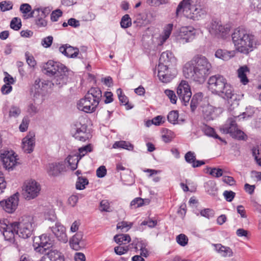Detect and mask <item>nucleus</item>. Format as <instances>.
Returning <instances> with one entry per match:
<instances>
[{
	"label": "nucleus",
	"mask_w": 261,
	"mask_h": 261,
	"mask_svg": "<svg viewBox=\"0 0 261 261\" xmlns=\"http://www.w3.org/2000/svg\"><path fill=\"white\" fill-rule=\"evenodd\" d=\"M7 222V220H0V231L5 240L11 242H14L15 234L23 239L30 237L37 225L32 216H23L10 225Z\"/></svg>",
	"instance_id": "f257e3e1"
},
{
	"label": "nucleus",
	"mask_w": 261,
	"mask_h": 261,
	"mask_svg": "<svg viewBox=\"0 0 261 261\" xmlns=\"http://www.w3.org/2000/svg\"><path fill=\"white\" fill-rule=\"evenodd\" d=\"M212 69V64L207 58L202 55H196L185 64L183 73L186 78L202 84Z\"/></svg>",
	"instance_id": "f03ea898"
},
{
	"label": "nucleus",
	"mask_w": 261,
	"mask_h": 261,
	"mask_svg": "<svg viewBox=\"0 0 261 261\" xmlns=\"http://www.w3.org/2000/svg\"><path fill=\"white\" fill-rule=\"evenodd\" d=\"M176 64V59L171 52L166 51L162 53L159 59L157 75L160 81L167 83L174 79L176 74L174 68Z\"/></svg>",
	"instance_id": "7ed1b4c3"
},
{
	"label": "nucleus",
	"mask_w": 261,
	"mask_h": 261,
	"mask_svg": "<svg viewBox=\"0 0 261 261\" xmlns=\"http://www.w3.org/2000/svg\"><path fill=\"white\" fill-rule=\"evenodd\" d=\"M182 13L188 19L199 20L206 15L207 12L200 0H182L176 10L177 16Z\"/></svg>",
	"instance_id": "20e7f679"
},
{
	"label": "nucleus",
	"mask_w": 261,
	"mask_h": 261,
	"mask_svg": "<svg viewBox=\"0 0 261 261\" xmlns=\"http://www.w3.org/2000/svg\"><path fill=\"white\" fill-rule=\"evenodd\" d=\"M232 41L236 50L244 54H248L252 50L254 36L246 30L238 28L231 35Z\"/></svg>",
	"instance_id": "39448f33"
},
{
	"label": "nucleus",
	"mask_w": 261,
	"mask_h": 261,
	"mask_svg": "<svg viewBox=\"0 0 261 261\" xmlns=\"http://www.w3.org/2000/svg\"><path fill=\"white\" fill-rule=\"evenodd\" d=\"M232 112V117L227 119L225 123L220 127V130L224 134H229L232 138L238 140H244V133L240 129L237 123V119L240 116L236 112Z\"/></svg>",
	"instance_id": "423d86ee"
},
{
	"label": "nucleus",
	"mask_w": 261,
	"mask_h": 261,
	"mask_svg": "<svg viewBox=\"0 0 261 261\" xmlns=\"http://www.w3.org/2000/svg\"><path fill=\"white\" fill-rule=\"evenodd\" d=\"M225 85L220 92H218L217 95L227 99L229 103H232L229 110L230 111H232L235 108H237L239 106L238 95L234 93L233 89L230 84L226 82Z\"/></svg>",
	"instance_id": "0eeeda50"
},
{
	"label": "nucleus",
	"mask_w": 261,
	"mask_h": 261,
	"mask_svg": "<svg viewBox=\"0 0 261 261\" xmlns=\"http://www.w3.org/2000/svg\"><path fill=\"white\" fill-rule=\"evenodd\" d=\"M40 190V185L35 180H31L24 183L22 194L26 200H30L37 197Z\"/></svg>",
	"instance_id": "6e6552de"
},
{
	"label": "nucleus",
	"mask_w": 261,
	"mask_h": 261,
	"mask_svg": "<svg viewBox=\"0 0 261 261\" xmlns=\"http://www.w3.org/2000/svg\"><path fill=\"white\" fill-rule=\"evenodd\" d=\"M226 82V79L221 75H212L208 80L207 88L213 94H217L220 92Z\"/></svg>",
	"instance_id": "1a4fd4ad"
},
{
	"label": "nucleus",
	"mask_w": 261,
	"mask_h": 261,
	"mask_svg": "<svg viewBox=\"0 0 261 261\" xmlns=\"http://www.w3.org/2000/svg\"><path fill=\"white\" fill-rule=\"evenodd\" d=\"M209 32L218 38H224L228 34L229 29L225 27L221 21L213 20L208 26Z\"/></svg>",
	"instance_id": "9d476101"
},
{
	"label": "nucleus",
	"mask_w": 261,
	"mask_h": 261,
	"mask_svg": "<svg viewBox=\"0 0 261 261\" xmlns=\"http://www.w3.org/2000/svg\"><path fill=\"white\" fill-rule=\"evenodd\" d=\"M47 87L48 84L46 81L41 82L39 79L36 80L31 88V93L34 100L42 98L47 92Z\"/></svg>",
	"instance_id": "9b49d317"
},
{
	"label": "nucleus",
	"mask_w": 261,
	"mask_h": 261,
	"mask_svg": "<svg viewBox=\"0 0 261 261\" xmlns=\"http://www.w3.org/2000/svg\"><path fill=\"white\" fill-rule=\"evenodd\" d=\"M176 92L179 99L185 106H186L192 96L190 87L188 82L182 81L177 87Z\"/></svg>",
	"instance_id": "f8f14e48"
},
{
	"label": "nucleus",
	"mask_w": 261,
	"mask_h": 261,
	"mask_svg": "<svg viewBox=\"0 0 261 261\" xmlns=\"http://www.w3.org/2000/svg\"><path fill=\"white\" fill-rule=\"evenodd\" d=\"M45 73L49 76L59 74L60 72L67 71V67L58 62L53 60H49L43 66Z\"/></svg>",
	"instance_id": "ddd939ff"
},
{
	"label": "nucleus",
	"mask_w": 261,
	"mask_h": 261,
	"mask_svg": "<svg viewBox=\"0 0 261 261\" xmlns=\"http://www.w3.org/2000/svg\"><path fill=\"white\" fill-rule=\"evenodd\" d=\"M19 194L17 192L8 199L0 201L1 206L8 213H13L17 208L19 202Z\"/></svg>",
	"instance_id": "4468645a"
},
{
	"label": "nucleus",
	"mask_w": 261,
	"mask_h": 261,
	"mask_svg": "<svg viewBox=\"0 0 261 261\" xmlns=\"http://www.w3.org/2000/svg\"><path fill=\"white\" fill-rule=\"evenodd\" d=\"M75 132L73 134V137L81 142H85L91 138V134L87 131V126L86 124H82L80 122H76L74 124Z\"/></svg>",
	"instance_id": "2eb2a0df"
},
{
	"label": "nucleus",
	"mask_w": 261,
	"mask_h": 261,
	"mask_svg": "<svg viewBox=\"0 0 261 261\" xmlns=\"http://www.w3.org/2000/svg\"><path fill=\"white\" fill-rule=\"evenodd\" d=\"M36 245H38V246L35 247V250L43 253L47 249L53 246V243L46 234H43L38 238L35 239L34 243V246Z\"/></svg>",
	"instance_id": "dca6fc26"
},
{
	"label": "nucleus",
	"mask_w": 261,
	"mask_h": 261,
	"mask_svg": "<svg viewBox=\"0 0 261 261\" xmlns=\"http://www.w3.org/2000/svg\"><path fill=\"white\" fill-rule=\"evenodd\" d=\"M49 229L53 232L59 241L63 243H66L68 242L66 228L61 223L56 222L54 225L49 226Z\"/></svg>",
	"instance_id": "f3484780"
},
{
	"label": "nucleus",
	"mask_w": 261,
	"mask_h": 261,
	"mask_svg": "<svg viewBox=\"0 0 261 261\" xmlns=\"http://www.w3.org/2000/svg\"><path fill=\"white\" fill-rule=\"evenodd\" d=\"M35 145V134L34 132H30L22 140V149L24 152L30 153L34 150Z\"/></svg>",
	"instance_id": "a211bd4d"
},
{
	"label": "nucleus",
	"mask_w": 261,
	"mask_h": 261,
	"mask_svg": "<svg viewBox=\"0 0 261 261\" xmlns=\"http://www.w3.org/2000/svg\"><path fill=\"white\" fill-rule=\"evenodd\" d=\"M98 105L90 102V99H88L86 95L84 98L81 99L77 103V108L82 111L87 113H91L96 111Z\"/></svg>",
	"instance_id": "6ab92c4d"
},
{
	"label": "nucleus",
	"mask_w": 261,
	"mask_h": 261,
	"mask_svg": "<svg viewBox=\"0 0 261 261\" xmlns=\"http://www.w3.org/2000/svg\"><path fill=\"white\" fill-rule=\"evenodd\" d=\"M13 151H8L2 154V159L4 167L8 170H12L13 168L17 165V159Z\"/></svg>",
	"instance_id": "aec40b11"
},
{
	"label": "nucleus",
	"mask_w": 261,
	"mask_h": 261,
	"mask_svg": "<svg viewBox=\"0 0 261 261\" xmlns=\"http://www.w3.org/2000/svg\"><path fill=\"white\" fill-rule=\"evenodd\" d=\"M195 30L192 27H182L180 29L179 37L183 43L192 41L195 36Z\"/></svg>",
	"instance_id": "412c9836"
},
{
	"label": "nucleus",
	"mask_w": 261,
	"mask_h": 261,
	"mask_svg": "<svg viewBox=\"0 0 261 261\" xmlns=\"http://www.w3.org/2000/svg\"><path fill=\"white\" fill-rule=\"evenodd\" d=\"M70 247L75 250H79L85 246L83 240V234L81 231L77 232L72 237L69 241Z\"/></svg>",
	"instance_id": "4be33fe9"
},
{
	"label": "nucleus",
	"mask_w": 261,
	"mask_h": 261,
	"mask_svg": "<svg viewBox=\"0 0 261 261\" xmlns=\"http://www.w3.org/2000/svg\"><path fill=\"white\" fill-rule=\"evenodd\" d=\"M59 51L65 56L74 58L77 56L79 50L77 48L73 47L68 44L63 45L59 47Z\"/></svg>",
	"instance_id": "5701e85b"
},
{
	"label": "nucleus",
	"mask_w": 261,
	"mask_h": 261,
	"mask_svg": "<svg viewBox=\"0 0 261 261\" xmlns=\"http://www.w3.org/2000/svg\"><path fill=\"white\" fill-rule=\"evenodd\" d=\"M65 165L63 163H53L48 164L47 171L49 175L57 176L65 171Z\"/></svg>",
	"instance_id": "b1692460"
},
{
	"label": "nucleus",
	"mask_w": 261,
	"mask_h": 261,
	"mask_svg": "<svg viewBox=\"0 0 261 261\" xmlns=\"http://www.w3.org/2000/svg\"><path fill=\"white\" fill-rule=\"evenodd\" d=\"M86 96L88 97V99H92L94 103L98 105L102 98V92L97 87L91 88L88 90Z\"/></svg>",
	"instance_id": "393cba45"
},
{
	"label": "nucleus",
	"mask_w": 261,
	"mask_h": 261,
	"mask_svg": "<svg viewBox=\"0 0 261 261\" xmlns=\"http://www.w3.org/2000/svg\"><path fill=\"white\" fill-rule=\"evenodd\" d=\"M67 72L68 69H67V71L60 72L59 74L54 75V78L53 80V84L58 86L59 87H61L65 84L67 81Z\"/></svg>",
	"instance_id": "a878e982"
},
{
	"label": "nucleus",
	"mask_w": 261,
	"mask_h": 261,
	"mask_svg": "<svg viewBox=\"0 0 261 261\" xmlns=\"http://www.w3.org/2000/svg\"><path fill=\"white\" fill-rule=\"evenodd\" d=\"M44 253L50 261H65L64 255L57 249H51L48 252L45 251Z\"/></svg>",
	"instance_id": "bb28decb"
},
{
	"label": "nucleus",
	"mask_w": 261,
	"mask_h": 261,
	"mask_svg": "<svg viewBox=\"0 0 261 261\" xmlns=\"http://www.w3.org/2000/svg\"><path fill=\"white\" fill-rule=\"evenodd\" d=\"M19 10L22 14L24 19L32 18L34 16L35 10H32V7L29 4H22L20 5Z\"/></svg>",
	"instance_id": "cd10ccee"
},
{
	"label": "nucleus",
	"mask_w": 261,
	"mask_h": 261,
	"mask_svg": "<svg viewBox=\"0 0 261 261\" xmlns=\"http://www.w3.org/2000/svg\"><path fill=\"white\" fill-rule=\"evenodd\" d=\"M234 50L228 51L221 49H218L215 53V57L223 60H228L235 56Z\"/></svg>",
	"instance_id": "c85d7f7f"
},
{
	"label": "nucleus",
	"mask_w": 261,
	"mask_h": 261,
	"mask_svg": "<svg viewBox=\"0 0 261 261\" xmlns=\"http://www.w3.org/2000/svg\"><path fill=\"white\" fill-rule=\"evenodd\" d=\"M215 250L223 257H231L233 255L231 249L221 244H215Z\"/></svg>",
	"instance_id": "c756f323"
},
{
	"label": "nucleus",
	"mask_w": 261,
	"mask_h": 261,
	"mask_svg": "<svg viewBox=\"0 0 261 261\" xmlns=\"http://www.w3.org/2000/svg\"><path fill=\"white\" fill-rule=\"evenodd\" d=\"M249 69L246 66H242L238 70V77L240 79L241 83L244 85H246L249 82L247 77V74L249 73Z\"/></svg>",
	"instance_id": "7c9ffc66"
},
{
	"label": "nucleus",
	"mask_w": 261,
	"mask_h": 261,
	"mask_svg": "<svg viewBox=\"0 0 261 261\" xmlns=\"http://www.w3.org/2000/svg\"><path fill=\"white\" fill-rule=\"evenodd\" d=\"M81 158L77 156L76 154L73 155H69L66 159V161L68 163V166L72 170H75L77 167V165Z\"/></svg>",
	"instance_id": "2f4dec72"
},
{
	"label": "nucleus",
	"mask_w": 261,
	"mask_h": 261,
	"mask_svg": "<svg viewBox=\"0 0 261 261\" xmlns=\"http://www.w3.org/2000/svg\"><path fill=\"white\" fill-rule=\"evenodd\" d=\"M113 148H123L128 150H133L134 146L129 142L119 141L115 142L113 145Z\"/></svg>",
	"instance_id": "473e14b6"
},
{
	"label": "nucleus",
	"mask_w": 261,
	"mask_h": 261,
	"mask_svg": "<svg viewBox=\"0 0 261 261\" xmlns=\"http://www.w3.org/2000/svg\"><path fill=\"white\" fill-rule=\"evenodd\" d=\"M202 93L200 92L194 95L190 103V107L192 112L195 111L198 104L202 100Z\"/></svg>",
	"instance_id": "72a5a7b5"
},
{
	"label": "nucleus",
	"mask_w": 261,
	"mask_h": 261,
	"mask_svg": "<svg viewBox=\"0 0 261 261\" xmlns=\"http://www.w3.org/2000/svg\"><path fill=\"white\" fill-rule=\"evenodd\" d=\"M130 237L128 234H121L114 237V240L119 245L126 244L130 241Z\"/></svg>",
	"instance_id": "f704fd0d"
},
{
	"label": "nucleus",
	"mask_w": 261,
	"mask_h": 261,
	"mask_svg": "<svg viewBox=\"0 0 261 261\" xmlns=\"http://www.w3.org/2000/svg\"><path fill=\"white\" fill-rule=\"evenodd\" d=\"M173 28V24L169 23L165 28L163 35L161 37V43L163 44L169 37Z\"/></svg>",
	"instance_id": "c9c22d12"
},
{
	"label": "nucleus",
	"mask_w": 261,
	"mask_h": 261,
	"mask_svg": "<svg viewBox=\"0 0 261 261\" xmlns=\"http://www.w3.org/2000/svg\"><path fill=\"white\" fill-rule=\"evenodd\" d=\"M93 150V146L91 144H89L85 146L79 148V153H76L81 159L85 156L88 152H90Z\"/></svg>",
	"instance_id": "e433bc0d"
},
{
	"label": "nucleus",
	"mask_w": 261,
	"mask_h": 261,
	"mask_svg": "<svg viewBox=\"0 0 261 261\" xmlns=\"http://www.w3.org/2000/svg\"><path fill=\"white\" fill-rule=\"evenodd\" d=\"M10 25L12 29L15 31L19 30L22 26L21 20L20 18L18 17L13 18L11 21Z\"/></svg>",
	"instance_id": "4c0bfd02"
},
{
	"label": "nucleus",
	"mask_w": 261,
	"mask_h": 261,
	"mask_svg": "<svg viewBox=\"0 0 261 261\" xmlns=\"http://www.w3.org/2000/svg\"><path fill=\"white\" fill-rule=\"evenodd\" d=\"M207 193L211 195L215 196L217 192V188L215 184L212 181H209L205 184L204 186Z\"/></svg>",
	"instance_id": "58836bf2"
},
{
	"label": "nucleus",
	"mask_w": 261,
	"mask_h": 261,
	"mask_svg": "<svg viewBox=\"0 0 261 261\" xmlns=\"http://www.w3.org/2000/svg\"><path fill=\"white\" fill-rule=\"evenodd\" d=\"M88 180L86 177L79 176L76 182V188L77 190H83L85 188V186L88 185Z\"/></svg>",
	"instance_id": "ea45409f"
},
{
	"label": "nucleus",
	"mask_w": 261,
	"mask_h": 261,
	"mask_svg": "<svg viewBox=\"0 0 261 261\" xmlns=\"http://www.w3.org/2000/svg\"><path fill=\"white\" fill-rule=\"evenodd\" d=\"M161 172L160 170L148 169V177L151 178L152 181L155 182H158L160 180V177L156 175L160 173Z\"/></svg>",
	"instance_id": "a19ab883"
},
{
	"label": "nucleus",
	"mask_w": 261,
	"mask_h": 261,
	"mask_svg": "<svg viewBox=\"0 0 261 261\" xmlns=\"http://www.w3.org/2000/svg\"><path fill=\"white\" fill-rule=\"evenodd\" d=\"M120 25L124 29L127 28L132 25L131 18L128 14H125L122 17Z\"/></svg>",
	"instance_id": "79ce46f5"
},
{
	"label": "nucleus",
	"mask_w": 261,
	"mask_h": 261,
	"mask_svg": "<svg viewBox=\"0 0 261 261\" xmlns=\"http://www.w3.org/2000/svg\"><path fill=\"white\" fill-rule=\"evenodd\" d=\"M202 112L205 118L210 119L214 112L213 108L212 106L207 105L202 108Z\"/></svg>",
	"instance_id": "37998d69"
},
{
	"label": "nucleus",
	"mask_w": 261,
	"mask_h": 261,
	"mask_svg": "<svg viewBox=\"0 0 261 261\" xmlns=\"http://www.w3.org/2000/svg\"><path fill=\"white\" fill-rule=\"evenodd\" d=\"M144 204V199L137 197L133 200L130 203V207L132 209L136 208L142 206Z\"/></svg>",
	"instance_id": "c03bdc74"
},
{
	"label": "nucleus",
	"mask_w": 261,
	"mask_h": 261,
	"mask_svg": "<svg viewBox=\"0 0 261 261\" xmlns=\"http://www.w3.org/2000/svg\"><path fill=\"white\" fill-rule=\"evenodd\" d=\"M20 113L21 110L18 107L12 106L9 110V115L10 117L17 118Z\"/></svg>",
	"instance_id": "a18cd8bd"
},
{
	"label": "nucleus",
	"mask_w": 261,
	"mask_h": 261,
	"mask_svg": "<svg viewBox=\"0 0 261 261\" xmlns=\"http://www.w3.org/2000/svg\"><path fill=\"white\" fill-rule=\"evenodd\" d=\"M205 134L208 136L212 137L216 139H218L221 141H224L215 132L212 127L206 126L204 129Z\"/></svg>",
	"instance_id": "49530a36"
},
{
	"label": "nucleus",
	"mask_w": 261,
	"mask_h": 261,
	"mask_svg": "<svg viewBox=\"0 0 261 261\" xmlns=\"http://www.w3.org/2000/svg\"><path fill=\"white\" fill-rule=\"evenodd\" d=\"M200 214L201 216L204 217L207 219L213 218L215 216V212L211 208H205L201 210Z\"/></svg>",
	"instance_id": "de8ad7c7"
},
{
	"label": "nucleus",
	"mask_w": 261,
	"mask_h": 261,
	"mask_svg": "<svg viewBox=\"0 0 261 261\" xmlns=\"http://www.w3.org/2000/svg\"><path fill=\"white\" fill-rule=\"evenodd\" d=\"M208 170H210L209 174L210 175L216 178L222 176L223 174V170L220 168H209Z\"/></svg>",
	"instance_id": "09e8293b"
},
{
	"label": "nucleus",
	"mask_w": 261,
	"mask_h": 261,
	"mask_svg": "<svg viewBox=\"0 0 261 261\" xmlns=\"http://www.w3.org/2000/svg\"><path fill=\"white\" fill-rule=\"evenodd\" d=\"M164 93L169 98L172 103H176L177 98L173 91L166 89L164 91Z\"/></svg>",
	"instance_id": "8fccbe9b"
},
{
	"label": "nucleus",
	"mask_w": 261,
	"mask_h": 261,
	"mask_svg": "<svg viewBox=\"0 0 261 261\" xmlns=\"http://www.w3.org/2000/svg\"><path fill=\"white\" fill-rule=\"evenodd\" d=\"M176 242L181 246H185L188 242V237L184 234H180L176 237Z\"/></svg>",
	"instance_id": "3c124183"
},
{
	"label": "nucleus",
	"mask_w": 261,
	"mask_h": 261,
	"mask_svg": "<svg viewBox=\"0 0 261 261\" xmlns=\"http://www.w3.org/2000/svg\"><path fill=\"white\" fill-rule=\"evenodd\" d=\"M140 255H135L132 257V261H145L142 256L147 257V250L145 248L141 247Z\"/></svg>",
	"instance_id": "603ef678"
},
{
	"label": "nucleus",
	"mask_w": 261,
	"mask_h": 261,
	"mask_svg": "<svg viewBox=\"0 0 261 261\" xmlns=\"http://www.w3.org/2000/svg\"><path fill=\"white\" fill-rule=\"evenodd\" d=\"M13 8V3L10 1H2L0 3V8L2 11L5 12L11 10Z\"/></svg>",
	"instance_id": "864d4df0"
},
{
	"label": "nucleus",
	"mask_w": 261,
	"mask_h": 261,
	"mask_svg": "<svg viewBox=\"0 0 261 261\" xmlns=\"http://www.w3.org/2000/svg\"><path fill=\"white\" fill-rule=\"evenodd\" d=\"M185 159L187 163L191 164L192 165L193 163H195L196 160V156L195 155V153L190 151H188L186 153L185 155Z\"/></svg>",
	"instance_id": "5fc2aeb1"
},
{
	"label": "nucleus",
	"mask_w": 261,
	"mask_h": 261,
	"mask_svg": "<svg viewBox=\"0 0 261 261\" xmlns=\"http://www.w3.org/2000/svg\"><path fill=\"white\" fill-rule=\"evenodd\" d=\"M45 17L39 16L35 19V24L38 28H44L47 24V21L45 20Z\"/></svg>",
	"instance_id": "6e6d98bb"
},
{
	"label": "nucleus",
	"mask_w": 261,
	"mask_h": 261,
	"mask_svg": "<svg viewBox=\"0 0 261 261\" xmlns=\"http://www.w3.org/2000/svg\"><path fill=\"white\" fill-rule=\"evenodd\" d=\"M163 117L162 116H157L153 118L151 121L148 120V127L152 124H154L155 125H160L162 122H164L163 120Z\"/></svg>",
	"instance_id": "4d7b16f0"
},
{
	"label": "nucleus",
	"mask_w": 261,
	"mask_h": 261,
	"mask_svg": "<svg viewBox=\"0 0 261 261\" xmlns=\"http://www.w3.org/2000/svg\"><path fill=\"white\" fill-rule=\"evenodd\" d=\"M178 118V114L176 111H171L168 115L167 118L168 121L174 124L177 121Z\"/></svg>",
	"instance_id": "13d9d810"
},
{
	"label": "nucleus",
	"mask_w": 261,
	"mask_h": 261,
	"mask_svg": "<svg viewBox=\"0 0 261 261\" xmlns=\"http://www.w3.org/2000/svg\"><path fill=\"white\" fill-rule=\"evenodd\" d=\"M53 37L51 36H48L44 38L41 41V45L45 48L49 47L52 44Z\"/></svg>",
	"instance_id": "bf43d9fd"
},
{
	"label": "nucleus",
	"mask_w": 261,
	"mask_h": 261,
	"mask_svg": "<svg viewBox=\"0 0 261 261\" xmlns=\"http://www.w3.org/2000/svg\"><path fill=\"white\" fill-rule=\"evenodd\" d=\"M132 227L131 223H128L126 221H122L119 222L117 225V229H121L123 230V231H126Z\"/></svg>",
	"instance_id": "052dcab7"
},
{
	"label": "nucleus",
	"mask_w": 261,
	"mask_h": 261,
	"mask_svg": "<svg viewBox=\"0 0 261 261\" xmlns=\"http://www.w3.org/2000/svg\"><path fill=\"white\" fill-rule=\"evenodd\" d=\"M100 210L101 211L110 212V203L107 200H102L100 203Z\"/></svg>",
	"instance_id": "680f3d73"
},
{
	"label": "nucleus",
	"mask_w": 261,
	"mask_h": 261,
	"mask_svg": "<svg viewBox=\"0 0 261 261\" xmlns=\"http://www.w3.org/2000/svg\"><path fill=\"white\" fill-rule=\"evenodd\" d=\"M120 245L114 248L115 252L118 255H122L126 253L128 250V246H122Z\"/></svg>",
	"instance_id": "e2e57ef3"
},
{
	"label": "nucleus",
	"mask_w": 261,
	"mask_h": 261,
	"mask_svg": "<svg viewBox=\"0 0 261 261\" xmlns=\"http://www.w3.org/2000/svg\"><path fill=\"white\" fill-rule=\"evenodd\" d=\"M62 15V12L60 9L52 12L50 15V19L52 21H57Z\"/></svg>",
	"instance_id": "0e129e2a"
},
{
	"label": "nucleus",
	"mask_w": 261,
	"mask_h": 261,
	"mask_svg": "<svg viewBox=\"0 0 261 261\" xmlns=\"http://www.w3.org/2000/svg\"><path fill=\"white\" fill-rule=\"evenodd\" d=\"M117 93L118 94L119 101L122 103L126 105L128 102V98L124 95H122V91L120 88L117 90Z\"/></svg>",
	"instance_id": "69168bd1"
},
{
	"label": "nucleus",
	"mask_w": 261,
	"mask_h": 261,
	"mask_svg": "<svg viewBox=\"0 0 261 261\" xmlns=\"http://www.w3.org/2000/svg\"><path fill=\"white\" fill-rule=\"evenodd\" d=\"M29 120L28 118L24 117L23 118L20 125H19V129L21 132H25L29 126Z\"/></svg>",
	"instance_id": "338daca9"
},
{
	"label": "nucleus",
	"mask_w": 261,
	"mask_h": 261,
	"mask_svg": "<svg viewBox=\"0 0 261 261\" xmlns=\"http://www.w3.org/2000/svg\"><path fill=\"white\" fill-rule=\"evenodd\" d=\"M235 195V193L231 191H225L223 193L225 199L228 202H231L233 199Z\"/></svg>",
	"instance_id": "774afa93"
}]
</instances>
